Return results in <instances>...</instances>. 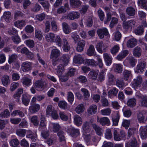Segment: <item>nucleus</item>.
Returning a JSON list of instances; mask_svg holds the SVG:
<instances>
[{
  "label": "nucleus",
  "mask_w": 147,
  "mask_h": 147,
  "mask_svg": "<svg viewBox=\"0 0 147 147\" xmlns=\"http://www.w3.org/2000/svg\"><path fill=\"white\" fill-rule=\"evenodd\" d=\"M136 95L140 99L139 102L140 105L147 107V96L141 94Z\"/></svg>",
  "instance_id": "13"
},
{
  "label": "nucleus",
  "mask_w": 147,
  "mask_h": 147,
  "mask_svg": "<svg viewBox=\"0 0 147 147\" xmlns=\"http://www.w3.org/2000/svg\"><path fill=\"white\" fill-rule=\"evenodd\" d=\"M93 127L97 135L101 136L103 134V130L96 124H93Z\"/></svg>",
  "instance_id": "42"
},
{
  "label": "nucleus",
  "mask_w": 147,
  "mask_h": 147,
  "mask_svg": "<svg viewBox=\"0 0 147 147\" xmlns=\"http://www.w3.org/2000/svg\"><path fill=\"white\" fill-rule=\"evenodd\" d=\"M20 52L22 53H24L28 57L31 58L33 56L32 53L30 52L28 49L26 47H24L21 49Z\"/></svg>",
  "instance_id": "36"
},
{
  "label": "nucleus",
  "mask_w": 147,
  "mask_h": 147,
  "mask_svg": "<svg viewBox=\"0 0 147 147\" xmlns=\"http://www.w3.org/2000/svg\"><path fill=\"white\" fill-rule=\"evenodd\" d=\"M119 131L118 129H114L113 134L114 140L116 141H119L124 138L125 135V132L123 131H121L120 132V135L118 134Z\"/></svg>",
  "instance_id": "6"
},
{
  "label": "nucleus",
  "mask_w": 147,
  "mask_h": 147,
  "mask_svg": "<svg viewBox=\"0 0 147 147\" xmlns=\"http://www.w3.org/2000/svg\"><path fill=\"white\" fill-rule=\"evenodd\" d=\"M136 26V22L133 20H131L125 22H123V27L125 31L131 30Z\"/></svg>",
  "instance_id": "4"
},
{
  "label": "nucleus",
  "mask_w": 147,
  "mask_h": 147,
  "mask_svg": "<svg viewBox=\"0 0 147 147\" xmlns=\"http://www.w3.org/2000/svg\"><path fill=\"white\" fill-rule=\"evenodd\" d=\"M26 24V22L24 20H18L14 23L15 26L20 29H22Z\"/></svg>",
  "instance_id": "24"
},
{
  "label": "nucleus",
  "mask_w": 147,
  "mask_h": 147,
  "mask_svg": "<svg viewBox=\"0 0 147 147\" xmlns=\"http://www.w3.org/2000/svg\"><path fill=\"white\" fill-rule=\"evenodd\" d=\"M45 38L46 41L48 42H55V35L53 33L50 32L45 35Z\"/></svg>",
  "instance_id": "18"
},
{
  "label": "nucleus",
  "mask_w": 147,
  "mask_h": 147,
  "mask_svg": "<svg viewBox=\"0 0 147 147\" xmlns=\"http://www.w3.org/2000/svg\"><path fill=\"white\" fill-rule=\"evenodd\" d=\"M128 53V52L127 50H123L117 56V58L118 60H121L126 56Z\"/></svg>",
  "instance_id": "44"
},
{
  "label": "nucleus",
  "mask_w": 147,
  "mask_h": 147,
  "mask_svg": "<svg viewBox=\"0 0 147 147\" xmlns=\"http://www.w3.org/2000/svg\"><path fill=\"white\" fill-rule=\"evenodd\" d=\"M127 41V46L129 48H131L135 46L137 44V40L135 38L129 39L128 37H126L124 41Z\"/></svg>",
  "instance_id": "9"
},
{
  "label": "nucleus",
  "mask_w": 147,
  "mask_h": 147,
  "mask_svg": "<svg viewBox=\"0 0 147 147\" xmlns=\"http://www.w3.org/2000/svg\"><path fill=\"white\" fill-rule=\"evenodd\" d=\"M108 47L106 44L102 42L98 43L96 46V48L98 52L101 53H102L103 51H105Z\"/></svg>",
  "instance_id": "11"
},
{
  "label": "nucleus",
  "mask_w": 147,
  "mask_h": 147,
  "mask_svg": "<svg viewBox=\"0 0 147 147\" xmlns=\"http://www.w3.org/2000/svg\"><path fill=\"white\" fill-rule=\"evenodd\" d=\"M20 84L18 82H13L10 85V90L12 92L14 91L19 86Z\"/></svg>",
  "instance_id": "55"
},
{
  "label": "nucleus",
  "mask_w": 147,
  "mask_h": 147,
  "mask_svg": "<svg viewBox=\"0 0 147 147\" xmlns=\"http://www.w3.org/2000/svg\"><path fill=\"white\" fill-rule=\"evenodd\" d=\"M133 55L136 57H139L141 55L142 50L140 47H136L133 51Z\"/></svg>",
  "instance_id": "34"
},
{
  "label": "nucleus",
  "mask_w": 147,
  "mask_h": 147,
  "mask_svg": "<svg viewBox=\"0 0 147 147\" xmlns=\"http://www.w3.org/2000/svg\"><path fill=\"white\" fill-rule=\"evenodd\" d=\"M30 121L34 125L37 126L39 123V120L38 117L36 115L32 117L30 119Z\"/></svg>",
  "instance_id": "39"
},
{
  "label": "nucleus",
  "mask_w": 147,
  "mask_h": 147,
  "mask_svg": "<svg viewBox=\"0 0 147 147\" xmlns=\"http://www.w3.org/2000/svg\"><path fill=\"white\" fill-rule=\"evenodd\" d=\"M118 92L117 89L116 88L113 87L109 91L108 96L109 97L112 98L113 96H116Z\"/></svg>",
  "instance_id": "35"
},
{
  "label": "nucleus",
  "mask_w": 147,
  "mask_h": 147,
  "mask_svg": "<svg viewBox=\"0 0 147 147\" xmlns=\"http://www.w3.org/2000/svg\"><path fill=\"white\" fill-rule=\"evenodd\" d=\"M95 62L93 59H87L84 60V63L88 65H94L95 64Z\"/></svg>",
  "instance_id": "57"
},
{
  "label": "nucleus",
  "mask_w": 147,
  "mask_h": 147,
  "mask_svg": "<svg viewBox=\"0 0 147 147\" xmlns=\"http://www.w3.org/2000/svg\"><path fill=\"white\" fill-rule=\"evenodd\" d=\"M74 122L78 126H80L82 123V118L78 115H75L74 117Z\"/></svg>",
  "instance_id": "32"
},
{
  "label": "nucleus",
  "mask_w": 147,
  "mask_h": 147,
  "mask_svg": "<svg viewBox=\"0 0 147 147\" xmlns=\"http://www.w3.org/2000/svg\"><path fill=\"white\" fill-rule=\"evenodd\" d=\"M143 29L141 26L137 27L134 30L135 33L137 35H141L143 33Z\"/></svg>",
  "instance_id": "62"
},
{
  "label": "nucleus",
  "mask_w": 147,
  "mask_h": 147,
  "mask_svg": "<svg viewBox=\"0 0 147 147\" xmlns=\"http://www.w3.org/2000/svg\"><path fill=\"white\" fill-rule=\"evenodd\" d=\"M21 69L24 72H25L31 70L32 69L31 63L28 61L23 62L22 64Z\"/></svg>",
  "instance_id": "14"
},
{
  "label": "nucleus",
  "mask_w": 147,
  "mask_h": 147,
  "mask_svg": "<svg viewBox=\"0 0 147 147\" xmlns=\"http://www.w3.org/2000/svg\"><path fill=\"white\" fill-rule=\"evenodd\" d=\"M84 60L81 55L79 54H76L73 58V61L75 63H84Z\"/></svg>",
  "instance_id": "25"
},
{
  "label": "nucleus",
  "mask_w": 147,
  "mask_h": 147,
  "mask_svg": "<svg viewBox=\"0 0 147 147\" xmlns=\"http://www.w3.org/2000/svg\"><path fill=\"white\" fill-rule=\"evenodd\" d=\"M39 2L42 5L45 9L47 11H48L49 4L48 2L44 0H38Z\"/></svg>",
  "instance_id": "38"
},
{
  "label": "nucleus",
  "mask_w": 147,
  "mask_h": 147,
  "mask_svg": "<svg viewBox=\"0 0 147 147\" xmlns=\"http://www.w3.org/2000/svg\"><path fill=\"white\" fill-rule=\"evenodd\" d=\"M122 67L123 66L120 64H114L113 67L115 71L120 73L122 71Z\"/></svg>",
  "instance_id": "45"
},
{
  "label": "nucleus",
  "mask_w": 147,
  "mask_h": 147,
  "mask_svg": "<svg viewBox=\"0 0 147 147\" xmlns=\"http://www.w3.org/2000/svg\"><path fill=\"white\" fill-rule=\"evenodd\" d=\"M136 101L135 98H131L128 100L127 104L130 107H133L136 105Z\"/></svg>",
  "instance_id": "47"
},
{
  "label": "nucleus",
  "mask_w": 147,
  "mask_h": 147,
  "mask_svg": "<svg viewBox=\"0 0 147 147\" xmlns=\"http://www.w3.org/2000/svg\"><path fill=\"white\" fill-rule=\"evenodd\" d=\"M136 62L137 61L134 57H131L125 60L123 63L125 65L133 67L136 65Z\"/></svg>",
  "instance_id": "10"
},
{
  "label": "nucleus",
  "mask_w": 147,
  "mask_h": 147,
  "mask_svg": "<svg viewBox=\"0 0 147 147\" xmlns=\"http://www.w3.org/2000/svg\"><path fill=\"white\" fill-rule=\"evenodd\" d=\"M30 97L27 94H24L22 96V102L26 106H27L29 103Z\"/></svg>",
  "instance_id": "28"
},
{
  "label": "nucleus",
  "mask_w": 147,
  "mask_h": 147,
  "mask_svg": "<svg viewBox=\"0 0 147 147\" xmlns=\"http://www.w3.org/2000/svg\"><path fill=\"white\" fill-rule=\"evenodd\" d=\"M58 106L60 108L65 109L67 108V104L66 102L63 100L60 101H59Z\"/></svg>",
  "instance_id": "49"
},
{
  "label": "nucleus",
  "mask_w": 147,
  "mask_h": 147,
  "mask_svg": "<svg viewBox=\"0 0 147 147\" xmlns=\"http://www.w3.org/2000/svg\"><path fill=\"white\" fill-rule=\"evenodd\" d=\"M70 57L68 55H64L62 57V61L64 65H59L57 67V73L59 76L60 80L62 82L66 81L68 79L67 76H65L60 77L62 74V72L64 70V66L67 65L69 62Z\"/></svg>",
  "instance_id": "1"
},
{
  "label": "nucleus",
  "mask_w": 147,
  "mask_h": 147,
  "mask_svg": "<svg viewBox=\"0 0 147 147\" xmlns=\"http://www.w3.org/2000/svg\"><path fill=\"white\" fill-rule=\"evenodd\" d=\"M146 65L145 63L142 62H139L135 69V72L140 74L142 73L144 71V69L146 68Z\"/></svg>",
  "instance_id": "12"
},
{
  "label": "nucleus",
  "mask_w": 147,
  "mask_h": 147,
  "mask_svg": "<svg viewBox=\"0 0 147 147\" xmlns=\"http://www.w3.org/2000/svg\"><path fill=\"white\" fill-rule=\"evenodd\" d=\"M71 37L75 42H77L78 41L77 47V51L79 52L82 51L83 50L85 45V41L83 40H80V39L79 36L75 33H73L71 35Z\"/></svg>",
  "instance_id": "2"
},
{
  "label": "nucleus",
  "mask_w": 147,
  "mask_h": 147,
  "mask_svg": "<svg viewBox=\"0 0 147 147\" xmlns=\"http://www.w3.org/2000/svg\"><path fill=\"white\" fill-rule=\"evenodd\" d=\"M40 106L38 104H34L29 107V112L31 113H34L38 111L40 109Z\"/></svg>",
  "instance_id": "16"
},
{
  "label": "nucleus",
  "mask_w": 147,
  "mask_h": 147,
  "mask_svg": "<svg viewBox=\"0 0 147 147\" xmlns=\"http://www.w3.org/2000/svg\"><path fill=\"white\" fill-rule=\"evenodd\" d=\"M62 45H63L62 47L63 50L65 52H68L70 49V47L68 43L67 40L65 38H64L63 39Z\"/></svg>",
  "instance_id": "31"
},
{
  "label": "nucleus",
  "mask_w": 147,
  "mask_h": 147,
  "mask_svg": "<svg viewBox=\"0 0 147 147\" xmlns=\"http://www.w3.org/2000/svg\"><path fill=\"white\" fill-rule=\"evenodd\" d=\"M40 123L39 129V130H43L45 129L46 127V120L44 116L41 115L40 118Z\"/></svg>",
  "instance_id": "22"
},
{
  "label": "nucleus",
  "mask_w": 147,
  "mask_h": 147,
  "mask_svg": "<svg viewBox=\"0 0 147 147\" xmlns=\"http://www.w3.org/2000/svg\"><path fill=\"white\" fill-rule=\"evenodd\" d=\"M11 13L9 11L4 12L3 15L1 18V20H5L7 22L9 23L11 20Z\"/></svg>",
  "instance_id": "20"
},
{
  "label": "nucleus",
  "mask_w": 147,
  "mask_h": 147,
  "mask_svg": "<svg viewBox=\"0 0 147 147\" xmlns=\"http://www.w3.org/2000/svg\"><path fill=\"white\" fill-rule=\"evenodd\" d=\"M26 137L27 138H30L33 142H35L37 139V136L36 134V133H33L30 130H28L27 131Z\"/></svg>",
  "instance_id": "21"
},
{
  "label": "nucleus",
  "mask_w": 147,
  "mask_h": 147,
  "mask_svg": "<svg viewBox=\"0 0 147 147\" xmlns=\"http://www.w3.org/2000/svg\"><path fill=\"white\" fill-rule=\"evenodd\" d=\"M61 126L57 123L50 122L49 124V129L51 131L56 133L61 129Z\"/></svg>",
  "instance_id": "8"
},
{
  "label": "nucleus",
  "mask_w": 147,
  "mask_h": 147,
  "mask_svg": "<svg viewBox=\"0 0 147 147\" xmlns=\"http://www.w3.org/2000/svg\"><path fill=\"white\" fill-rule=\"evenodd\" d=\"M60 54V51L57 49H54L52 50L50 58L52 59V63L54 65H55L59 61L57 57Z\"/></svg>",
  "instance_id": "3"
},
{
  "label": "nucleus",
  "mask_w": 147,
  "mask_h": 147,
  "mask_svg": "<svg viewBox=\"0 0 147 147\" xmlns=\"http://www.w3.org/2000/svg\"><path fill=\"white\" fill-rule=\"evenodd\" d=\"M26 132V131L25 129H20L17 130L16 132L18 136L23 137L25 136Z\"/></svg>",
  "instance_id": "63"
},
{
  "label": "nucleus",
  "mask_w": 147,
  "mask_h": 147,
  "mask_svg": "<svg viewBox=\"0 0 147 147\" xmlns=\"http://www.w3.org/2000/svg\"><path fill=\"white\" fill-rule=\"evenodd\" d=\"M127 14L129 16H133L135 14V9L132 7H129L126 9Z\"/></svg>",
  "instance_id": "58"
},
{
  "label": "nucleus",
  "mask_w": 147,
  "mask_h": 147,
  "mask_svg": "<svg viewBox=\"0 0 147 147\" xmlns=\"http://www.w3.org/2000/svg\"><path fill=\"white\" fill-rule=\"evenodd\" d=\"M57 136L59 138L60 142H63V144H65V142L64 133L62 131H60L58 133Z\"/></svg>",
  "instance_id": "59"
},
{
  "label": "nucleus",
  "mask_w": 147,
  "mask_h": 147,
  "mask_svg": "<svg viewBox=\"0 0 147 147\" xmlns=\"http://www.w3.org/2000/svg\"><path fill=\"white\" fill-rule=\"evenodd\" d=\"M97 121L100 123L102 125H109L110 124V121L107 117H103L101 118H97Z\"/></svg>",
  "instance_id": "19"
},
{
  "label": "nucleus",
  "mask_w": 147,
  "mask_h": 147,
  "mask_svg": "<svg viewBox=\"0 0 147 147\" xmlns=\"http://www.w3.org/2000/svg\"><path fill=\"white\" fill-rule=\"evenodd\" d=\"M97 33L101 39L103 38L105 36L109 34L108 30L105 28L98 29L97 30Z\"/></svg>",
  "instance_id": "15"
},
{
  "label": "nucleus",
  "mask_w": 147,
  "mask_h": 147,
  "mask_svg": "<svg viewBox=\"0 0 147 147\" xmlns=\"http://www.w3.org/2000/svg\"><path fill=\"white\" fill-rule=\"evenodd\" d=\"M108 82L107 84L109 85H112L114 80V76L112 74L109 73L108 75Z\"/></svg>",
  "instance_id": "64"
},
{
  "label": "nucleus",
  "mask_w": 147,
  "mask_h": 147,
  "mask_svg": "<svg viewBox=\"0 0 147 147\" xmlns=\"http://www.w3.org/2000/svg\"><path fill=\"white\" fill-rule=\"evenodd\" d=\"M142 78L140 76H138L131 83V86L135 90L140 87L142 83Z\"/></svg>",
  "instance_id": "7"
},
{
  "label": "nucleus",
  "mask_w": 147,
  "mask_h": 147,
  "mask_svg": "<svg viewBox=\"0 0 147 147\" xmlns=\"http://www.w3.org/2000/svg\"><path fill=\"white\" fill-rule=\"evenodd\" d=\"M114 39L116 41H119L121 39L122 35L119 31H116L113 33Z\"/></svg>",
  "instance_id": "46"
},
{
  "label": "nucleus",
  "mask_w": 147,
  "mask_h": 147,
  "mask_svg": "<svg viewBox=\"0 0 147 147\" xmlns=\"http://www.w3.org/2000/svg\"><path fill=\"white\" fill-rule=\"evenodd\" d=\"M1 80L3 84L5 86H7L10 83L9 77L8 76H4L2 78Z\"/></svg>",
  "instance_id": "43"
},
{
  "label": "nucleus",
  "mask_w": 147,
  "mask_h": 147,
  "mask_svg": "<svg viewBox=\"0 0 147 147\" xmlns=\"http://www.w3.org/2000/svg\"><path fill=\"white\" fill-rule=\"evenodd\" d=\"M111 111L110 109L107 108L101 110L100 113L102 115L108 116L110 114Z\"/></svg>",
  "instance_id": "53"
},
{
  "label": "nucleus",
  "mask_w": 147,
  "mask_h": 147,
  "mask_svg": "<svg viewBox=\"0 0 147 147\" xmlns=\"http://www.w3.org/2000/svg\"><path fill=\"white\" fill-rule=\"evenodd\" d=\"M119 117V113L117 112L115 113L113 115L112 117V119L113 125H114L116 126L118 125Z\"/></svg>",
  "instance_id": "26"
},
{
  "label": "nucleus",
  "mask_w": 147,
  "mask_h": 147,
  "mask_svg": "<svg viewBox=\"0 0 147 147\" xmlns=\"http://www.w3.org/2000/svg\"><path fill=\"white\" fill-rule=\"evenodd\" d=\"M35 86L36 89L38 91L45 92L47 88V84L40 80L37 81L35 82Z\"/></svg>",
  "instance_id": "5"
},
{
  "label": "nucleus",
  "mask_w": 147,
  "mask_h": 147,
  "mask_svg": "<svg viewBox=\"0 0 147 147\" xmlns=\"http://www.w3.org/2000/svg\"><path fill=\"white\" fill-rule=\"evenodd\" d=\"M138 5L142 8L145 9V7H147L146 6L147 0H138Z\"/></svg>",
  "instance_id": "56"
},
{
  "label": "nucleus",
  "mask_w": 147,
  "mask_h": 147,
  "mask_svg": "<svg viewBox=\"0 0 147 147\" xmlns=\"http://www.w3.org/2000/svg\"><path fill=\"white\" fill-rule=\"evenodd\" d=\"M22 80V83L24 85L28 86L31 85L32 80L30 78L24 77L23 78Z\"/></svg>",
  "instance_id": "41"
},
{
  "label": "nucleus",
  "mask_w": 147,
  "mask_h": 147,
  "mask_svg": "<svg viewBox=\"0 0 147 147\" xmlns=\"http://www.w3.org/2000/svg\"><path fill=\"white\" fill-rule=\"evenodd\" d=\"M70 4L74 7L77 8L80 6L81 2L79 0H70Z\"/></svg>",
  "instance_id": "37"
},
{
  "label": "nucleus",
  "mask_w": 147,
  "mask_h": 147,
  "mask_svg": "<svg viewBox=\"0 0 147 147\" xmlns=\"http://www.w3.org/2000/svg\"><path fill=\"white\" fill-rule=\"evenodd\" d=\"M103 57L106 65L107 66H110L112 61V58L111 56L108 53H105L103 54Z\"/></svg>",
  "instance_id": "17"
},
{
  "label": "nucleus",
  "mask_w": 147,
  "mask_h": 147,
  "mask_svg": "<svg viewBox=\"0 0 147 147\" xmlns=\"http://www.w3.org/2000/svg\"><path fill=\"white\" fill-rule=\"evenodd\" d=\"M67 99L68 101L72 103L74 100V96L73 93L71 92H68L67 94Z\"/></svg>",
  "instance_id": "60"
},
{
  "label": "nucleus",
  "mask_w": 147,
  "mask_h": 147,
  "mask_svg": "<svg viewBox=\"0 0 147 147\" xmlns=\"http://www.w3.org/2000/svg\"><path fill=\"white\" fill-rule=\"evenodd\" d=\"M98 72L92 70L90 72L88 76L89 77L92 79L95 80L97 78Z\"/></svg>",
  "instance_id": "52"
},
{
  "label": "nucleus",
  "mask_w": 147,
  "mask_h": 147,
  "mask_svg": "<svg viewBox=\"0 0 147 147\" xmlns=\"http://www.w3.org/2000/svg\"><path fill=\"white\" fill-rule=\"evenodd\" d=\"M55 42L56 45L59 47H61L62 45L63 42H62L60 37L59 35L55 36Z\"/></svg>",
  "instance_id": "61"
},
{
  "label": "nucleus",
  "mask_w": 147,
  "mask_h": 147,
  "mask_svg": "<svg viewBox=\"0 0 147 147\" xmlns=\"http://www.w3.org/2000/svg\"><path fill=\"white\" fill-rule=\"evenodd\" d=\"M95 49L94 46L91 45H90L88 49L87 54L89 56L95 55L94 54Z\"/></svg>",
  "instance_id": "54"
},
{
  "label": "nucleus",
  "mask_w": 147,
  "mask_h": 147,
  "mask_svg": "<svg viewBox=\"0 0 147 147\" xmlns=\"http://www.w3.org/2000/svg\"><path fill=\"white\" fill-rule=\"evenodd\" d=\"M23 90L22 88H19L13 95V97L17 99V102H19L21 94L23 93Z\"/></svg>",
  "instance_id": "29"
},
{
  "label": "nucleus",
  "mask_w": 147,
  "mask_h": 147,
  "mask_svg": "<svg viewBox=\"0 0 147 147\" xmlns=\"http://www.w3.org/2000/svg\"><path fill=\"white\" fill-rule=\"evenodd\" d=\"M90 131L89 125L88 122H86L84 123L82 127V131L83 134L86 133Z\"/></svg>",
  "instance_id": "33"
},
{
  "label": "nucleus",
  "mask_w": 147,
  "mask_h": 147,
  "mask_svg": "<svg viewBox=\"0 0 147 147\" xmlns=\"http://www.w3.org/2000/svg\"><path fill=\"white\" fill-rule=\"evenodd\" d=\"M55 110L54 107L52 105H48L47 107L46 110V115L48 117L51 116Z\"/></svg>",
  "instance_id": "48"
},
{
  "label": "nucleus",
  "mask_w": 147,
  "mask_h": 147,
  "mask_svg": "<svg viewBox=\"0 0 147 147\" xmlns=\"http://www.w3.org/2000/svg\"><path fill=\"white\" fill-rule=\"evenodd\" d=\"M123 76L124 79L125 80H129L132 77L131 71L126 69L124 70L123 71Z\"/></svg>",
  "instance_id": "27"
},
{
  "label": "nucleus",
  "mask_w": 147,
  "mask_h": 147,
  "mask_svg": "<svg viewBox=\"0 0 147 147\" xmlns=\"http://www.w3.org/2000/svg\"><path fill=\"white\" fill-rule=\"evenodd\" d=\"M140 131L141 137L142 139L147 138V125L141 126L140 128Z\"/></svg>",
  "instance_id": "23"
},
{
  "label": "nucleus",
  "mask_w": 147,
  "mask_h": 147,
  "mask_svg": "<svg viewBox=\"0 0 147 147\" xmlns=\"http://www.w3.org/2000/svg\"><path fill=\"white\" fill-rule=\"evenodd\" d=\"M71 136L73 137H76L80 134V131L78 129L72 127L71 132Z\"/></svg>",
  "instance_id": "51"
},
{
  "label": "nucleus",
  "mask_w": 147,
  "mask_h": 147,
  "mask_svg": "<svg viewBox=\"0 0 147 147\" xmlns=\"http://www.w3.org/2000/svg\"><path fill=\"white\" fill-rule=\"evenodd\" d=\"M62 25L63 30L65 34H69L71 32V30L68 25L65 23H63Z\"/></svg>",
  "instance_id": "50"
},
{
  "label": "nucleus",
  "mask_w": 147,
  "mask_h": 147,
  "mask_svg": "<svg viewBox=\"0 0 147 147\" xmlns=\"http://www.w3.org/2000/svg\"><path fill=\"white\" fill-rule=\"evenodd\" d=\"M97 111V107L96 105H94L90 106L88 110V113L91 115L95 114Z\"/></svg>",
  "instance_id": "30"
},
{
  "label": "nucleus",
  "mask_w": 147,
  "mask_h": 147,
  "mask_svg": "<svg viewBox=\"0 0 147 147\" xmlns=\"http://www.w3.org/2000/svg\"><path fill=\"white\" fill-rule=\"evenodd\" d=\"M84 110V107L82 104L78 105L75 109V111L78 114L82 113Z\"/></svg>",
  "instance_id": "40"
}]
</instances>
